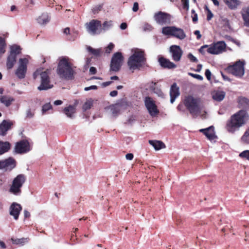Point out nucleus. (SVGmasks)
<instances>
[{
    "instance_id": "nucleus-1",
    "label": "nucleus",
    "mask_w": 249,
    "mask_h": 249,
    "mask_svg": "<svg viewBox=\"0 0 249 249\" xmlns=\"http://www.w3.org/2000/svg\"><path fill=\"white\" fill-rule=\"evenodd\" d=\"M249 119V115L245 110H240L231 115L227 122L225 128L231 134L234 133L244 125Z\"/></svg>"
},
{
    "instance_id": "nucleus-2",
    "label": "nucleus",
    "mask_w": 249,
    "mask_h": 249,
    "mask_svg": "<svg viewBox=\"0 0 249 249\" xmlns=\"http://www.w3.org/2000/svg\"><path fill=\"white\" fill-rule=\"evenodd\" d=\"M74 67L68 58H62L58 65L57 72L61 78L70 80L73 78Z\"/></svg>"
},
{
    "instance_id": "nucleus-3",
    "label": "nucleus",
    "mask_w": 249,
    "mask_h": 249,
    "mask_svg": "<svg viewBox=\"0 0 249 249\" xmlns=\"http://www.w3.org/2000/svg\"><path fill=\"white\" fill-rule=\"evenodd\" d=\"M133 54L128 59L127 64L130 70L139 69L144 64L145 61L143 51L139 49L132 50Z\"/></svg>"
},
{
    "instance_id": "nucleus-4",
    "label": "nucleus",
    "mask_w": 249,
    "mask_h": 249,
    "mask_svg": "<svg viewBox=\"0 0 249 249\" xmlns=\"http://www.w3.org/2000/svg\"><path fill=\"white\" fill-rule=\"evenodd\" d=\"M184 104L190 113L193 115L199 114L204 107L199 98L191 95L185 97Z\"/></svg>"
},
{
    "instance_id": "nucleus-5",
    "label": "nucleus",
    "mask_w": 249,
    "mask_h": 249,
    "mask_svg": "<svg viewBox=\"0 0 249 249\" xmlns=\"http://www.w3.org/2000/svg\"><path fill=\"white\" fill-rule=\"evenodd\" d=\"M50 71L48 70L45 71L36 70L33 74L34 78L36 79L38 77L40 79V84L37 87V89L46 90L53 87V84L51 83L50 78Z\"/></svg>"
},
{
    "instance_id": "nucleus-6",
    "label": "nucleus",
    "mask_w": 249,
    "mask_h": 249,
    "mask_svg": "<svg viewBox=\"0 0 249 249\" xmlns=\"http://www.w3.org/2000/svg\"><path fill=\"white\" fill-rule=\"evenodd\" d=\"M227 45L223 41H219L213 43L210 45H205L200 47L199 51L202 54L206 52L210 54L218 55L226 51Z\"/></svg>"
},
{
    "instance_id": "nucleus-7",
    "label": "nucleus",
    "mask_w": 249,
    "mask_h": 249,
    "mask_svg": "<svg viewBox=\"0 0 249 249\" xmlns=\"http://www.w3.org/2000/svg\"><path fill=\"white\" fill-rule=\"evenodd\" d=\"M26 180V176L23 174L18 175L13 180L9 188V192L15 196L21 194V188Z\"/></svg>"
},
{
    "instance_id": "nucleus-8",
    "label": "nucleus",
    "mask_w": 249,
    "mask_h": 249,
    "mask_svg": "<svg viewBox=\"0 0 249 249\" xmlns=\"http://www.w3.org/2000/svg\"><path fill=\"white\" fill-rule=\"evenodd\" d=\"M161 32L165 36H173L180 40H183L186 37L183 29L175 26L164 27L162 28Z\"/></svg>"
},
{
    "instance_id": "nucleus-9",
    "label": "nucleus",
    "mask_w": 249,
    "mask_h": 249,
    "mask_svg": "<svg viewBox=\"0 0 249 249\" xmlns=\"http://www.w3.org/2000/svg\"><path fill=\"white\" fill-rule=\"evenodd\" d=\"M245 60H239L232 65L229 66L227 68V70L234 76L241 78L245 73Z\"/></svg>"
},
{
    "instance_id": "nucleus-10",
    "label": "nucleus",
    "mask_w": 249,
    "mask_h": 249,
    "mask_svg": "<svg viewBox=\"0 0 249 249\" xmlns=\"http://www.w3.org/2000/svg\"><path fill=\"white\" fill-rule=\"evenodd\" d=\"M123 60V57L121 53H115L111 59L110 70L114 71H118L122 65Z\"/></svg>"
},
{
    "instance_id": "nucleus-11",
    "label": "nucleus",
    "mask_w": 249,
    "mask_h": 249,
    "mask_svg": "<svg viewBox=\"0 0 249 249\" xmlns=\"http://www.w3.org/2000/svg\"><path fill=\"white\" fill-rule=\"evenodd\" d=\"M154 18L157 23L163 25L170 23L171 16L166 13L159 12L155 13Z\"/></svg>"
},
{
    "instance_id": "nucleus-12",
    "label": "nucleus",
    "mask_w": 249,
    "mask_h": 249,
    "mask_svg": "<svg viewBox=\"0 0 249 249\" xmlns=\"http://www.w3.org/2000/svg\"><path fill=\"white\" fill-rule=\"evenodd\" d=\"M28 63V60L26 58L19 59V65L16 71V74L19 78L22 79L25 77Z\"/></svg>"
},
{
    "instance_id": "nucleus-13",
    "label": "nucleus",
    "mask_w": 249,
    "mask_h": 249,
    "mask_svg": "<svg viewBox=\"0 0 249 249\" xmlns=\"http://www.w3.org/2000/svg\"><path fill=\"white\" fill-rule=\"evenodd\" d=\"M101 26V22L98 20L93 19L86 24V29L89 33L94 35L100 34L99 27Z\"/></svg>"
},
{
    "instance_id": "nucleus-14",
    "label": "nucleus",
    "mask_w": 249,
    "mask_h": 249,
    "mask_svg": "<svg viewBox=\"0 0 249 249\" xmlns=\"http://www.w3.org/2000/svg\"><path fill=\"white\" fill-rule=\"evenodd\" d=\"M145 106L149 113L152 116H155L159 112L155 101L150 97H146L144 100Z\"/></svg>"
},
{
    "instance_id": "nucleus-15",
    "label": "nucleus",
    "mask_w": 249,
    "mask_h": 249,
    "mask_svg": "<svg viewBox=\"0 0 249 249\" xmlns=\"http://www.w3.org/2000/svg\"><path fill=\"white\" fill-rule=\"evenodd\" d=\"M15 150L18 154L27 153L31 150L29 142L26 140L21 141L17 143Z\"/></svg>"
},
{
    "instance_id": "nucleus-16",
    "label": "nucleus",
    "mask_w": 249,
    "mask_h": 249,
    "mask_svg": "<svg viewBox=\"0 0 249 249\" xmlns=\"http://www.w3.org/2000/svg\"><path fill=\"white\" fill-rule=\"evenodd\" d=\"M15 161L12 158H9L0 161V169L10 171L15 168Z\"/></svg>"
},
{
    "instance_id": "nucleus-17",
    "label": "nucleus",
    "mask_w": 249,
    "mask_h": 249,
    "mask_svg": "<svg viewBox=\"0 0 249 249\" xmlns=\"http://www.w3.org/2000/svg\"><path fill=\"white\" fill-rule=\"evenodd\" d=\"M13 123L9 120H4L0 124V135L4 136L6 135L7 132L11 129Z\"/></svg>"
},
{
    "instance_id": "nucleus-18",
    "label": "nucleus",
    "mask_w": 249,
    "mask_h": 249,
    "mask_svg": "<svg viewBox=\"0 0 249 249\" xmlns=\"http://www.w3.org/2000/svg\"><path fill=\"white\" fill-rule=\"evenodd\" d=\"M170 50L173 60L176 61H179L183 53L180 47L178 45H172L170 47Z\"/></svg>"
},
{
    "instance_id": "nucleus-19",
    "label": "nucleus",
    "mask_w": 249,
    "mask_h": 249,
    "mask_svg": "<svg viewBox=\"0 0 249 249\" xmlns=\"http://www.w3.org/2000/svg\"><path fill=\"white\" fill-rule=\"evenodd\" d=\"M21 210L22 207L19 204L13 202L10 207V214L13 216L15 220H17Z\"/></svg>"
},
{
    "instance_id": "nucleus-20",
    "label": "nucleus",
    "mask_w": 249,
    "mask_h": 249,
    "mask_svg": "<svg viewBox=\"0 0 249 249\" xmlns=\"http://www.w3.org/2000/svg\"><path fill=\"white\" fill-rule=\"evenodd\" d=\"M180 95L179 89L176 83L171 87L170 89V103L173 104Z\"/></svg>"
},
{
    "instance_id": "nucleus-21",
    "label": "nucleus",
    "mask_w": 249,
    "mask_h": 249,
    "mask_svg": "<svg viewBox=\"0 0 249 249\" xmlns=\"http://www.w3.org/2000/svg\"><path fill=\"white\" fill-rule=\"evenodd\" d=\"M199 131L202 132L210 140H212L215 137L214 127L213 126H211L204 129H201L199 130Z\"/></svg>"
},
{
    "instance_id": "nucleus-22",
    "label": "nucleus",
    "mask_w": 249,
    "mask_h": 249,
    "mask_svg": "<svg viewBox=\"0 0 249 249\" xmlns=\"http://www.w3.org/2000/svg\"><path fill=\"white\" fill-rule=\"evenodd\" d=\"M50 19L51 17L47 13H43L37 18L36 21L40 25H45L49 22Z\"/></svg>"
},
{
    "instance_id": "nucleus-23",
    "label": "nucleus",
    "mask_w": 249,
    "mask_h": 249,
    "mask_svg": "<svg viewBox=\"0 0 249 249\" xmlns=\"http://www.w3.org/2000/svg\"><path fill=\"white\" fill-rule=\"evenodd\" d=\"M15 98L9 95H0V102L5 107H8L15 101Z\"/></svg>"
},
{
    "instance_id": "nucleus-24",
    "label": "nucleus",
    "mask_w": 249,
    "mask_h": 249,
    "mask_svg": "<svg viewBox=\"0 0 249 249\" xmlns=\"http://www.w3.org/2000/svg\"><path fill=\"white\" fill-rule=\"evenodd\" d=\"M159 62L160 66L164 68L172 69L176 67V65L174 64L173 62L170 61L169 60L166 59L163 57L159 58Z\"/></svg>"
},
{
    "instance_id": "nucleus-25",
    "label": "nucleus",
    "mask_w": 249,
    "mask_h": 249,
    "mask_svg": "<svg viewBox=\"0 0 249 249\" xmlns=\"http://www.w3.org/2000/svg\"><path fill=\"white\" fill-rule=\"evenodd\" d=\"M76 111L75 107L73 106L70 105L64 108V113L69 118L73 119L74 117Z\"/></svg>"
},
{
    "instance_id": "nucleus-26",
    "label": "nucleus",
    "mask_w": 249,
    "mask_h": 249,
    "mask_svg": "<svg viewBox=\"0 0 249 249\" xmlns=\"http://www.w3.org/2000/svg\"><path fill=\"white\" fill-rule=\"evenodd\" d=\"M225 92L221 90H215L213 92V99L217 102L222 101L225 97Z\"/></svg>"
},
{
    "instance_id": "nucleus-27",
    "label": "nucleus",
    "mask_w": 249,
    "mask_h": 249,
    "mask_svg": "<svg viewBox=\"0 0 249 249\" xmlns=\"http://www.w3.org/2000/svg\"><path fill=\"white\" fill-rule=\"evenodd\" d=\"M219 26L223 28L224 30L228 31L231 29L229 20L227 18L221 17L219 19Z\"/></svg>"
},
{
    "instance_id": "nucleus-28",
    "label": "nucleus",
    "mask_w": 249,
    "mask_h": 249,
    "mask_svg": "<svg viewBox=\"0 0 249 249\" xmlns=\"http://www.w3.org/2000/svg\"><path fill=\"white\" fill-rule=\"evenodd\" d=\"M149 143L154 147L156 150H159L165 147L164 143L160 141L150 140Z\"/></svg>"
},
{
    "instance_id": "nucleus-29",
    "label": "nucleus",
    "mask_w": 249,
    "mask_h": 249,
    "mask_svg": "<svg viewBox=\"0 0 249 249\" xmlns=\"http://www.w3.org/2000/svg\"><path fill=\"white\" fill-rule=\"evenodd\" d=\"M242 16L246 26L249 28V8H244L242 10Z\"/></svg>"
},
{
    "instance_id": "nucleus-30",
    "label": "nucleus",
    "mask_w": 249,
    "mask_h": 249,
    "mask_svg": "<svg viewBox=\"0 0 249 249\" xmlns=\"http://www.w3.org/2000/svg\"><path fill=\"white\" fill-rule=\"evenodd\" d=\"M150 90H151L154 93L156 94L158 96L163 97L164 94L161 90L157 87L156 83L152 82L150 86Z\"/></svg>"
},
{
    "instance_id": "nucleus-31",
    "label": "nucleus",
    "mask_w": 249,
    "mask_h": 249,
    "mask_svg": "<svg viewBox=\"0 0 249 249\" xmlns=\"http://www.w3.org/2000/svg\"><path fill=\"white\" fill-rule=\"evenodd\" d=\"M10 143L8 142L0 141V155L7 152L10 148Z\"/></svg>"
},
{
    "instance_id": "nucleus-32",
    "label": "nucleus",
    "mask_w": 249,
    "mask_h": 249,
    "mask_svg": "<svg viewBox=\"0 0 249 249\" xmlns=\"http://www.w3.org/2000/svg\"><path fill=\"white\" fill-rule=\"evenodd\" d=\"M239 106L240 108H249V100L245 97H240L238 99Z\"/></svg>"
},
{
    "instance_id": "nucleus-33",
    "label": "nucleus",
    "mask_w": 249,
    "mask_h": 249,
    "mask_svg": "<svg viewBox=\"0 0 249 249\" xmlns=\"http://www.w3.org/2000/svg\"><path fill=\"white\" fill-rule=\"evenodd\" d=\"M87 50L95 56H99L102 53V50L101 48L94 49L90 46H86Z\"/></svg>"
},
{
    "instance_id": "nucleus-34",
    "label": "nucleus",
    "mask_w": 249,
    "mask_h": 249,
    "mask_svg": "<svg viewBox=\"0 0 249 249\" xmlns=\"http://www.w3.org/2000/svg\"><path fill=\"white\" fill-rule=\"evenodd\" d=\"M228 6L231 9H235L240 4L239 0H224Z\"/></svg>"
},
{
    "instance_id": "nucleus-35",
    "label": "nucleus",
    "mask_w": 249,
    "mask_h": 249,
    "mask_svg": "<svg viewBox=\"0 0 249 249\" xmlns=\"http://www.w3.org/2000/svg\"><path fill=\"white\" fill-rule=\"evenodd\" d=\"M10 48V55L17 57V55L20 53L21 48L19 46L17 45H11Z\"/></svg>"
},
{
    "instance_id": "nucleus-36",
    "label": "nucleus",
    "mask_w": 249,
    "mask_h": 249,
    "mask_svg": "<svg viewBox=\"0 0 249 249\" xmlns=\"http://www.w3.org/2000/svg\"><path fill=\"white\" fill-rule=\"evenodd\" d=\"M12 242L13 244L23 246L29 241L28 238H12Z\"/></svg>"
},
{
    "instance_id": "nucleus-37",
    "label": "nucleus",
    "mask_w": 249,
    "mask_h": 249,
    "mask_svg": "<svg viewBox=\"0 0 249 249\" xmlns=\"http://www.w3.org/2000/svg\"><path fill=\"white\" fill-rule=\"evenodd\" d=\"M16 58L17 57L15 56H12L10 54L7 57L6 63L7 67L8 69H10L13 68L15 63H16Z\"/></svg>"
},
{
    "instance_id": "nucleus-38",
    "label": "nucleus",
    "mask_w": 249,
    "mask_h": 249,
    "mask_svg": "<svg viewBox=\"0 0 249 249\" xmlns=\"http://www.w3.org/2000/svg\"><path fill=\"white\" fill-rule=\"evenodd\" d=\"M93 100L91 98L87 99L83 106V109L84 111L90 109L93 104Z\"/></svg>"
},
{
    "instance_id": "nucleus-39",
    "label": "nucleus",
    "mask_w": 249,
    "mask_h": 249,
    "mask_svg": "<svg viewBox=\"0 0 249 249\" xmlns=\"http://www.w3.org/2000/svg\"><path fill=\"white\" fill-rule=\"evenodd\" d=\"M241 141L242 143L249 144V127L246 130L241 138Z\"/></svg>"
},
{
    "instance_id": "nucleus-40",
    "label": "nucleus",
    "mask_w": 249,
    "mask_h": 249,
    "mask_svg": "<svg viewBox=\"0 0 249 249\" xmlns=\"http://www.w3.org/2000/svg\"><path fill=\"white\" fill-rule=\"evenodd\" d=\"M113 26V22L111 20L105 21L102 25V30L106 31L109 30Z\"/></svg>"
},
{
    "instance_id": "nucleus-41",
    "label": "nucleus",
    "mask_w": 249,
    "mask_h": 249,
    "mask_svg": "<svg viewBox=\"0 0 249 249\" xmlns=\"http://www.w3.org/2000/svg\"><path fill=\"white\" fill-rule=\"evenodd\" d=\"M5 46L6 44L4 39L2 37H0V56L5 53Z\"/></svg>"
},
{
    "instance_id": "nucleus-42",
    "label": "nucleus",
    "mask_w": 249,
    "mask_h": 249,
    "mask_svg": "<svg viewBox=\"0 0 249 249\" xmlns=\"http://www.w3.org/2000/svg\"><path fill=\"white\" fill-rule=\"evenodd\" d=\"M52 108V106L50 103H46L42 106V112L44 114L46 111Z\"/></svg>"
},
{
    "instance_id": "nucleus-43",
    "label": "nucleus",
    "mask_w": 249,
    "mask_h": 249,
    "mask_svg": "<svg viewBox=\"0 0 249 249\" xmlns=\"http://www.w3.org/2000/svg\"><path fill=\"white\" fill-rule=\"evenodd\" d=\"M239 156L249 160V150H245L240 153Z\"/></svg>"
},
{
    "instance_id": "nucleus-44",
    "label": "nucleus",
    "mask_w": 249,
    "mask_h": 249,
    "mask_svg": "<svg viewBox=\"0 0 249 249\" xmlns=\"http://www.w3.org/2000/svg\"><path fill=\"white\" fill-rule=\"evenodd\" d=\"M102 8V5L101 4H99L93 7L92 11L94 14H96L98 13L99 11H101Z\"/></svg>"
},
{
    "instance_id": "nucleus-45",
    "label": "nucleus",
    "mask_w": 249,
    "mask_h": 249,
    "mask_svg": "<svg viewBox=\"0 0 249 249\" xmlns=\"http://www.w3.org/2000/svg\"><path fill=\"white\" fill-rule=\"evenodd\" d=\"M114 47V44L112 43H110L106 48V53H109L112 51Z\"/></svg>"
},
{
    "instance_id": "nucleus-46",
    "label": "nucleus",
    "mask_w": 249,
    "mask_h": 249,
    "mask_svg": "<svg viewBox=\"0 0 249 249\" xmlns=\"http://www.w3.org/2000/svg\"><path fill=\"white\" fill-rule=\"evenodd\" d=\"M181 2L183 5V8L186 10H188L189 8V0H181Z\"/></svg>"
},
{
    "instance_id": "nucleus-47",
    "label": "nucleus",
    "mask_w": 249,
    "mask_h": 249,
    "mask_svg": "<svg viewBox=\"0 0 249 249\" xmlns=\"http://www.w3.org/2000/svg\"><path fill=\"white\" fill-rule=\"evenodd\" d=\"M188 74L189 75L191 76L192 77H193L195 78H196L200 81H202L203 79V77L201 75H199V74H194V73H190V72L188 73Z\"/></svg>"
},
{
    "instance_id": "nucleus-48",
    "label": "nucleus",
    "mask_w": 249,
    "mask_h": 249,
    "mask_svg": "<svg viewBox=\"0 0 249 249\" xmlns=\"http://www.w3.org/2000/svg\"><path fill=\"white\" fill-rule=\"evenodd\" d=\"M109 108L110 109V111L111 112L112 115L113 116H115L118 112V110L114 106H111L109 107Z\"/></svg>"
},
{
    "instance_id": "nucleus-49",
    "label": "nucleus",
    "mask_w": 249,
    "mask_h": 249,
    "mask_svg": "<svg viewBox=\"0 0 249 249\" xmlns=\"http://www.w3.org/2000/svg\"><path fill=\"white\" fill-rule=\"evenodd\" d=\"M34 115V113L32 111L31 109H28L26 110V116L27 118H31Z\"/></svg>"
},
{
    "instance_id": "nucleus-50",
    "label": "nucleus",
    "mask_w": 249,
    "mask_h": 249,
    "mask_svg": "<svg viewBox=\"0 0 249 249\" xmlns=\"http://www.w3.org/2000/svg\"><path fill=\"white\" fill-rule=\"evenodd\" d=\"M143 29L145 31H150L152 29V27L149 24L145 23L143 26Z\"/></svg>"
},
{
    "instance_id": "nucleus-51",
    "label": "nucleus",
    "mask_w": 249,
    "mask_h": 249,
    "mask_svg": "<svg viewBox=\"0 0 249 249\" xmlns=\"http://www.w3.org/2000/svg\"><path fill=\"white\" fill-rule=\"evenodd\" d=\"M188 58L192 62H197L198 61L197 59L191 53L188 54Z\"/></svg>"
},
{
    "instance_id": "nucleus-52",
    "label": "nucleus",
    "mask_w": 249,
    "mask_h": 249,
    "mask_svg": "<svg viewBox=\"0 0 249 249\" xmlns=\"http://www.w3.org/2000/svg\"><path fill=\"white\" fill-rule=\"evenodd\" d=\"M91 61V58H87L86 60L85 64L84 65V69L87 70L90 64Z\"/></svg>"
},
{
    "instance_id": "nucleus-53",
    "label": "nucleus",
    "mask_w": 249,
    "mask_h": 249,
    "mask_svg": "<svg viewBox=\"0 0 249 249\" xmlns=\"http://www.w3.org/2000/svg\"><path fill=\"white\" fill-rule=\"evenodd\" d=\"M205 74L207 79L210 80L211 79V72L209 69L206 70Z\"/></svg>"
},
{
    "instance_id": "nucleus-54",
    "label": "nucleus",
    "mask_w": 249,
    "mask_h": 249,
    "mask_svg": "<svg viewBox=\"0 0 249 249\" xmlns=\"http://www.w3.org/2000/svg\"><path fill=\"white\" fill-rule=\"evenodd\" d=\"M138 9H139V4L138 2H135L133 4L132 10L133 12H136L138 10Z\"/></svg>"
},
{
    "instance_id": "nucleus-55",
    "label": "nucleus",
    "mask_w": 249,
    "mask_h": 249,
    "mask_svg": "<svg viewBox=\"0 0 249 249\" xmlns=\"http://www.w3.org/2000/svg\"><path fill=\"white\" fill-rule=\"evenodd\" d=\"M97 89V87L96 86L93 85V86H89L88 87H86L84 89L85 91H88V90H91V89Z\"/></svg>"
},
{
    "instance_id": "nucleus-56",
    "label": "nucleus",
    "mask_w": 249,
    "mask_h": 249,
    "mask_svg": "<svg viewBox=\"0 0 249 249\" xmlns=\"http://www.w3.org/2000/svg\"><path fill=\"white\" fill-rule=\"evenodd\" d=\"M213 17V13H212V12L210 10H208L207 17V19L208 20H210L212 19Z\"/></svg>"
},
{
    "instance_id": "nucleus-57",
    "label": "nucleus",
    "mask_w": 249,
    "mask_h": 249,
    "mask_svg": "<svg viewBox=\"0 0 249 249\" xmlns=\"http://www.w3.org/2000/svg\"><path fill=\"white\" fill-rule=\"evenodd\" d=\"M96 69L95 67H91L89 69V72L92 74H94L96 73Z\"/></svg>"
},
{
    "instance_id": "nucleus-58",
    "label": "nucleus",
    "mask_w": 249,
    "mask_h": 249,
    "mask_svg": "<svg viewBox=\"0 0 249 249\" xmlns=\"http://www.w3.org/2000/svg\"><path fill=\"white\" fill-rule=\"evenodd\" d=\"M125 158L127 160H132L133 158V155L131 153L127 154L125 155Z\"/></svg>"
},
{
    "instance_id": "nucleus-59",
    "label": "nucleus",
    "mask_w": 249,
    "mask_h": 249,
    "mask_svg": "<svg viewBox=\"0 0 249 249\" xmlns=\"http://www.w3.org/2000/svg\"><path fill=\"white\" fill-rule=\"evenodd\" d=\"M194 34L196 35L197 36V39H199L201 38V35L200 34V33L199 31L196 30L194 32Z\"/></svg>"
},
{
    "instance_id": "nucleus-60",
    "label": "nucleus",
    "mask_w": 249,
    "mask_h": 249,
    "mask_svg": "<svg viewBox=\"0 0 249 249\" xmlns=\"http://www.w3.org/2000/svg\"><path fill=\"white\" fill-rule=\"evenodd\" d=\"M127 26L126 23L124 22L121 24L120 27L122 30H125L127 28Z\"/></svg>"
},
{
    "instance_id": "nucleus-61",
    "label": "nucleus",
    "mask_w": 249,
    "mask_h": 249,
    "mask_svg": "<svg viewBox=\"0 0 249 249\" xmlns=\"http://www.w3.org/2000/svg\"><path fill=\"white\" fill-rule=\"evenodd\" d=\"M63 103V102L61 100H57L53 102V104L55 106H59L62 105Z\"/></svg>"
},
{
    "instance_id": "nucleus-62",
    "label": "nucleus",
    "mask_w": 249,
    "mask_h": 249,
    "mask_svg": "<svg viewBox=\"0 0 249 249\" xmlns=\"http://www.w3.org/2000/svg\"><path fill=\"white\" fill-rule=\"evenodd\" d=\"M117 94H118L117 91L113 90L110 92L109 94L111 97H115L116 96H117Z\"/></svg>"
},
{
    "instance_id": "nucleus-63",
    "label": "nucleus",
    "mask_w": 249,
    "mask_h": 249,
    "mask_svg": "<svg viewBox=\"0 0 249 249\" xmlns=\"http://www.w3.org/2000/svg\"><path fill=\"white\" fill-rule=\"evenodd\" d=\"M24 216L25 218H28V217H29L30 216V213L27 211V210H24Z\"/></svg>"
},
{
    "instance_id": "nucleus-64",
    "label": "nucleus",
    "mask_w": 249,
    "mask_h": 249,
    "mask_svg": "<svg viewBox=\"0 0 249 249\" xmlns=\"http://www.w3.org/2000/svg\"><path fill=\"white\" fill-rule=\"evenodd\" d=\"M202 68V65L201 64H198L197 66V68L195 70V71H197V72H200L201 71Z\"/></svg>"
}]
</instances>
